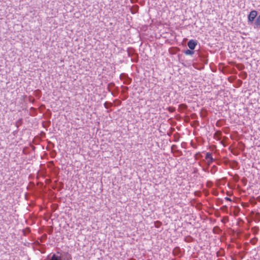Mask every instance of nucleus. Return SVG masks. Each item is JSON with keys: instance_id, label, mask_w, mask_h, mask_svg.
<instances>
[{"instance_id": "f257e3e1", "label": "nucleus", "mask_w": 260, "mask_h": 260, "mask_svg": "<svg viewBox=\"0 0 260 260\" xmlns=\"http://www.w3.org/2000/svg\"><path fill=\"white\" fill-rule=\"evenodd\" d=\"M257 15V12L255 10H252L250 12L248 15V19L249 22H253Z\"/></svg>"}, {"instance_id": "f03ea898", "label": "nucleus", "mask_w": 260, "mask_h": 260, "mask_svg": "<svg viewBox=\"0 0 260 260\" xmlns=\"http://www.w3.org/2000/svg\"><path fill=\"white\" fill-rule=\"evenodd\" d=\"M197 44V41L193 40H190L187 43V45L190 50H193Z\"/></svg>"}, {"instance_id": "7ed1b4c3", "label": "nucleus", "mask_w": 260, "mask_h": 260, "mask_svg": "<svg viewBox=\"0 0 260 260\" xmlns=\"http://www.w3.org/2000/svg\"><path fill=\"white\" fill-rule=\"evenodd\" d=\"M205 158L207 160L208 165L211 164L213 161L212 154L210 152H207L206 153Z\"/></svg>"}, {"instance_id": "20e7f679", "label": "nucleus", "mask_w": 260, "mask_h": 260, "mask_svg": "<svg viewBox=\"0 0 260 260\" xmlns=\"http://www.w3.org/2000/svg\"><path fill=\"white\" fill-rule=\"evenodd\" d=\"M255 24L256 26L260 27V14L256 18Z\"/></svg>"}, {"instance_id": "39448f33", "label": "nucleus", "mask_w": 260, "mask_h": 260, "mask_svg": "<svg viewBox=\"0 0 260 260\" xmlns=\"http://www.w3.org/2000/svg\"><path fill=\"white\" fill-rule=\"evenodd\" d=\"M194 53V51L190 50H186L185 51V54L186 55H192Z\"/></svg>"}, {"instance_id": "423d86ee", "label": "nucleus", "mask_w": 260, "mask_h": 260, "mask_svg": "<svg viewBox=\"0 0 260 260\" xmlns=\"http://www.w3.org/2000/svg\"><path fill=\"white\" fill-rule=\"evenodd\" d=\"M49 260H61V259L55 254H53Z\"/></svg>"}, {"instance_id": "0eeeda50", "label": "nucleus", "mask_w": 260, "mask_h": 260, "mask_svg": "<svg viewBox=\"0 0 260 260\" xmlns=\"http://www.w3.org/2000/svg\"><path fill=\"white\" fill-rule=\"evenodd\" d=\"M225 200L226 201H231V199L230 198H228V197L225 198Z\"/></svg>"}]
</instances>
